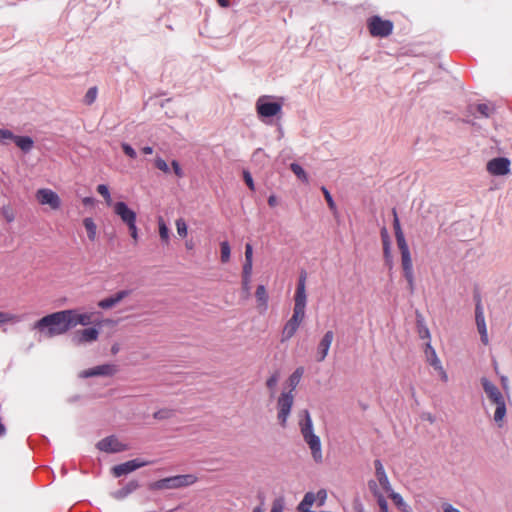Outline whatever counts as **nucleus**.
Listing matches in <instances>:
<instances>
[{"instance_id": "obj_15", "label": "nucleus", "mask_w": 512, "mask_h": 512, "mask_svg": "<svg viewBox=\"0 0 512 512\" xmlns=\"http://www.w3.org/2000/svg\"><path fill=\"white\" fill-rule=\"evenodd\" d=\"M117 368L114 364H103L82 372L84 377L93 376H112L116 373Z\"/></svg>"}, {"instance_id": "obj_12", "label": "nucleus", "mask_w": 512, "mask_h": 512, "mask_svg": "<svg viewBox=\"0 0 512 512\" xmlns=\"http://www.w3.org/2000/svg\"><path fill=\"white\" fill-rule=\"evenodd\" d=\"M487 171L495 176L506 175L510 171V161L504 157L494 158L487 163Z\"/></svg>"}, {"instance_id": "obj_35", "label": "nucleus", "mask_w": 512, "mask_h": 512, "mask_svg": "<svg viewBox=\"0 0 512 512\" xmlns=\"http://www.w3.org/2000/svg\"><path fill=\"white\" fill-rule=\"evenodd\" d=\"M280 374L275 371L266 381V387L273 393L279 381Z\"/></svg>"}, {"instance_id": "obj_51", "label": "nucleus", "mask_w": 512, "mask_h": 512, "mask_svg": "<svg viewBox=\"0 0 512 512\" xmlns=\"http://www.w3.org/2000/svg\"><path fill=\"white\" fill-rule=\"evenodd\" d=\"M250 281L251 277L245 278L242 276V290L247 296L250 294Z\"/></svg>"}, {"instance_id": "obj_31", "label": "nucleus", "mask_w": 512, "mask_h": 512, "mask_svg": "<svg viewBox=\"0 0 512 512\" xmlns=\"http://www.w3.org/2000/svg\"><path fill=\"white\" fill-rule=\"evenodd\" d=\"M220 251H221V262L227 263L230 260V254H231V248L227 241H223L220 244Z\"/></svg>"}, {"instance_id": "obj_48", "label": "nucleus", "mask_w": 512, "mask_h": 512, "mask_svg": "<svg viewBox=\"0 0 512 512\" xmlns=\"http://www.w3.org/2000/svg\"><path fill=\"white\" fill-rule=\"evenodd\" d=\"M368 486H369L370 491L373 493V495L376 497L377 500H378V496H383V494L379 492L378 485L375 481H373V480L369 481Z\"/></svg>"}, {"instance_id": "obj_1", "label": "nucleus", "mask_w": 512, "mask_h": 512, "mask_svg": "<svg viewBox=\"0 0 512 512\" xmlns=\"http://www.w3.org/2000/svg\"><path fill=\"white\" fill-rule=\"evenodd\" d=\"M306 275L302 274L299 277L295 296H294V308L292 317L285 323L282 333H281V342H286L290 340L300 325L302 324L305 318V309H306Z\"/></svg>"}, {"instance_id": "obj_38", "label": "nucleus", "mask_w": 512, "mask_h": 512, "mask_svg": "<svg viewBox=\"0 0 512 512\" xmlns=\"http://www.w3.org/2000/svg\"><path fill=\"white\" fill-rule=\"evenodd\" d=\"M17 317L11 313L0 311V325L15 322Z\"/></svg>"}, {"instance_id": "obj_56", "label": "nucleus", "mask_w": 512, "mask_h": 512, "mask_svg": "<svg viewBox=\"0 0 512 512\" xmlns=\"http://www.w3.org/2000/svg\"><path fill=\"white\" fill-rule=\"evenodd\" d=\"M436 371H438L443 382L448 381V375H447L446 371L444 370L443 366H440V368H437Z\"/></svg>"}, {"instance_id": "obj_24", "label": "nucleus", "mask_w": 512, "mask_h": 512, "mask_svg": "<svg viewBox=\"0 0 512 512\" xmlns=\"http://www.w3.org/2000/svg\"><path fill=\"white\" fill-rule=\"evenodd\" d=\"M426 356H427V361L429 362V364L436 370L437 368H440V366H442L441 364V361L439 360V358L437 357V354L435 352V350L432 348V346L428 343L427 346H426Z\"/></svg>"}, {"instance_id": "obj_55", "label": "nucleus", "mask_w": 512, "mask_h": 512, "mask_svg": "<svg viewBox=\"0 0 512 512\" xmlns=\"http://www.w3.org/2000/svg\"><path fill=\"white\" fill-rule=\"evenodd\" d=\"M405 279L407 280L408 282V287H409V290L411 293L414 292V274L412 273L411 276H404Z\"/></svg>"}, {"instance_id": "obj_49", "label": "nucleus", "mask_w": 512, "mask_h": 512, "mask_svg": "<svg viewBox=\"0 0 512 512\" xmlns=\"http://www.w3.org/2000/svg\"><path fill=\"white\" fill-rule=\"evenodd\" d=\"M245 261L253 262V248L249 243H247L245 246Z\"/></svg>"}, {"instance_id": "obj_40", "label": "nucleus", "mask_w": 512, "mask_h": 512, "mask_svg": "<svg viewBox=\"0 0 512 512\" xmlns=\"http://www.w3.org/2000/svg\"><path fill=\"white\" fill-rule=\"evenodd\" d=\"M155 167L159 170H161L162 172L164 173H169L170 172V169H169V166L168 164L166 163V161L160 157H157L155 159Z\"/></svg>"}, {"instance_id": "obj_30", "label": "nucleus", "mask_w": 512, "mask_h": 512, "mask_svg": "<svg viewBox=\"0 0 512 512\" xmlns=\"http://www.w3.org/2000/svg\"><path fill=\"white\" fill-rule=\"evenodd\" d=\"M290 169L292 172L303 182L308 183V176L305 170L297 163H292L290 165Z\"/></svg>"}, {"instance_id": "obj_57", "label": "nucleus", "mask_w": 512, "mask_h": 512, "mask_svg": "<svg viewBox=\"0 0 512 512\" xmlns=\"http://www.w3.org/2000/svg\"><path fill=\"white\" fill-rule=\"evenodd\" d=\"M442 507L444 512H460V510L454 508L451 504L448 503L443 504Z\"/></svg>"}, {"instance_id": "obj_45", "label": "nucleus", "mask_w": 512, "mask_h": 512, "mask_svg": "<svg viewBox=\"0 0 512 512\" xmlns=\"http://www.w3.org/2000/svg\"><path fill=\"white\" fill-rule=\"evenodd\" d=\"M127 227H128L131 238L133 239L134 243L136 244L138 242V228L136 226V223L128 225Z\"/></svg>"}, {"instance_id": "obj_52", "label": "nucleus", "mask_w": 512, "mask_h": 512, "mask_svg": "<svg viewBox=\"0 0 512 512\" xmlns=\"http://www.w3.org/2000/svg\"><path fill=\"white\" fill-rule=\"evenodd\" d=\"M97 192L103 197H108V195L110 194L109 192V189L106 185L104 184H100L97 186Z\"/></svg>"}, {"instance_id": "obj_36", "label": "nucleus", "mask_w": 512, "mask_h": 512, "mask_svg": "<svg viewBox=\"0 0 512 512\" xmlns=\"http://www.w3.org/2000/svg\"><path fill=\"white\" fill-rule=\"evenodd\" d=\"M173 410L171 409H161L159 411H156L154 414H153V417L155 419H158V420H163V419H169L173 416Z\"/></svg>"}, {"instance_id": "obj_34", "label": "nucleus", "mask_w": 512, "mask_h": 512, "mask_svg": "<svg viewBox=\"0 0 512 512\" xmlns=\"http://www.w3.org/2000/svg\"><path fill=\"white\" fill-rule=\"evenodd\" d=\"M158 225H159V235H160V238L164 242H168V240H169V229H168L167 225L165 224L164 220L161 217L158 220Z\"/></svg>"}, {"instance_id": "obj_9", "label": "nucleus", "mask_w": 512, "mask_h": 512, "mask_svg": "<svg viewBox=\"0 0 512 512\" xmlns=\"http://www.w3.org/2000/svg\"><path fill=\"white\" fill-rule=\"evenodd\" d=\"M36 198L41 205H47L52 210H58L61 206V199L56 192L51 189H39Z\"/></svg>"}, {"instance_id": "obj_21", "label": "nucleus", "mask_w": 512, "mask_h": 512, "mask_svg": "<svg viewBox=\"0 0 512 512\" xmlns=\"http://www.w3.org/2000/svg\"><path fill=\"white\" fill-rule=\"evenodd\" d=\"M255 297L258 303V308L261 312L267 310L268 294L264 285H258L255 292Z\"/></svg>"}, {"instance_id": "obj_62", "label": "nucleus", "mask_w": 512, "mask_h": 512, "mask_svg": "<svg viewBox=\"0 0 512 512\" xmlns=\"http://www.w3.org/2000/svg\"><path fill=\"white\" fill-rule=\"evenodd\" d=\"M218 4L221 6V7H228L230 5L229 1L228 0H217Z\"/></svg>"}, {"instance_id": "obj_10", "label": "nucleus", "mask_w": 512, "mask_h": 512, "mask_svg": "<svg viewBox=\"0 0 512 512\" xmlns=\"http://www.w3.org/2000/svg\"><path fill=\"white\" fill-rule=\"evenodd\" d=\"M150 464L148 461H143L140 459H133L129 460L125 463H121L119 465H116L112 468V473L115 477H121L123 475H127L136 469H139L141 467H144L146 465Z\"/></svg>"}, {"instance_id": "obj_8", "label": "nucleus", "mask_w": 512, "mask_h": 512, "mask_svg": "<svg viewBox=\"0 0 512 512\" xmlns=\"http://www.w3.org/2000/svg\"><path fill=\"white\" fill-rule=\"evenodd\" d=\"M270 96H261L256 102V110L260 117H273L281 112L282 105L278 102H270Z\"/></svg>"}, {"instance_id": "obj_41", "label": "nucleus", "mask_w": 512, "mask_h": 512, "mask_svg": "<svg viewBox=\"0 0 512 512\" xmlns=\"http://www.w3.org/2000/svg\"><path fill=\"white\" fill-rule=\"evenodd\" d=\"M477 111L485 116V117H489L491 115V113L493 112V108L490 107L488 104H478L477 105Z\"/></svg>"}, {"instance_id": "obj_13", "label": "nucleus", "mask_w": 512, "mask_h": 512, "mask_svg": "<svg viewBox=\"0 0 512 512\" xmlns=\"http://www.w3.org/2000/svg\"><path fill=\"white\" fill-rule=\"evenodd\" d=\"M334 339V333L333 331H327L324 336L322 337L321 341L318 344L317 347V353H316V360L318 362H322L325 360V358L328 355L330 346Z\"/></svg>"}, {"instance_id": "obj_42", "label": "nucleus", "mask_w": 512, "mask_h": 512, "mask_svg": "<svg viewBox=\"0 0 512 512\" xmlns=\"http://www.w3.org/2000/svg\"><path fill=\"white\" fill-rule=\"evenodd\" d=\"M321 190L324 194L325 200L327 201L329 208L331 210H336V204H335L330 192L324 186L321 188Z\"/></svg>"}, {"instance_id": "obj_47", "label": "nucleus", "mask_w": 512, "mask_h": 512, "mask_svg": "<svg viewBox=\"0 0 512 512\" xmlns=\"http://www.w3.org/2000/svg\"><path fill=\"white\" fill-rule=\"evenodd\" d=\"M252 267H253V262L245 261V263L243 265L242 276L245 277V278L251 277Z\"/></svg>"}, {"instance_id": "obj_33", "label": "nucleus", "mask_w": 512, "mask_h": 512, "mask_svg": "<svg viewBox=\"0 0 512 512\" xmlns=\"http://www.w3.org/2000/svg\"><path fill=\"white\" fill-rule=\"evenodd\" d=\"M177 233L180 237H186L188 234V228L183 218H178L175 222Z\"/></svg>"}, {"instance_id": "obj_46", "label": "nucleus", "mask_w": 512, "mask_h": 512, "mask_svg": "<svg viewBox=\"0 0 512 512\" xmlns=\"http://www.w3.org/2000/svg\"><path fill=\"white\" fill-rule=\"evenodd\" d=\"M377 504L379 506V512H389L388 503L384 496H378Z\"/></svg>"}, {"instance_id": "obj_14", "label": "nucleus", "mask_w": 512, "mask_h": 512, "mask_svg": "<svg viewBox=\"0 0 512 512\" xmlns=\"http://www.w3.org/2000/svg\"><path fill=\"white\" fill-rule=\"evenodd\" d=\"M98 336L99 331L96 328H85L75 332L73 342L78 345L93 342L98 339Z\"/></svg>"}, {"instance_id": "obj_27", "label": "nucleus", "mask_w": 512, "mask_h": 512, "mask_svg": "<svg viewBox=\"0 0 512 512\" xmlns=\"http://www.w3.org/2000/svg\"><path fill=\"white\" fill-rule=\"evenodd\" d=\"M401 263L403 268L404 276H411L413 273V265L410 252L401 254Z\"/></svg>"}, {"instance_id": "obj_26", "label": "nucleus", "mask_w": 512, "mask_h": 512, "mask_svg": "<svg viewBox=\"0 0 512 512\" xmlns=\"http://www.w3.org/2000/svg\"><path fill=\"white\" fill-rule=\"evenodd\" d=\"M138 482L133 480L115 493L117 499H122L138 488Z\"/></svg>"}, {"instance_id": "obj_2", "label": "nucleus", "mask_w": 512, "mask_h": 512, "mask_svg": "<svg viewBox=\"0 0 512 512\" xmlns=\"http://www.w3.org/2000/svg\"><path fill=\"white\" fill-rule=\"evenodd\" d=\"M69 316L67 310L55 312L43 317L35 327L40 336L45 338L61 335L71 329Z\"/></svg>"}, {"instance_id": "obj_44", "label": "nucleus", "mask_w": 512, "mask_h": 512, "mask_svg": "<svg viewBox=\"0 0 512 512\" xmlns=\"http://www.w3.org/2000/svg\"><path fill=\"white\" fill-rule=\"evenodd\" d=\"M123 152L130 158L135 159L137 154L136 151L127 143H122L121 145Z\"/></svg>"}, {"instance_id": "obj_59", "label": "nucleus", "mask_w": 512, "mask_h": 512, "mask_svg": "<svg viewBox=\"0 0 512 512\" xmlns=\"http://www.w3.org/2000/svg\"><path fill=\"white\" fill-rule=\"evenodd\" d=\"M82 202H83V204H84L85 206H91V205H93V204H94L95 200H94V198H92V197H85V198L82 200Z\"/></svg>"}, {"instance_id": "obj_6", "label": "nucleus", "mask_w": 512, "mask_h": 512, "mask_svg": "<svg viewBox=\"0 0 512 512\" xmlns=\"http://www.w3.org/2000/svg\"><path fill=\"white\" fill-rule=\"evenodd\" d=\"M293 403L294 395L291 391L281 393L277 400V418L282 427H286Z\"/></svg>"}, {"instance_id": "obj_19", "label": "nucleus", "mask_w": 512, "mask_h": 512, "mask_svg": "<svg viewBox=\"0 0 512 512\" xmlns=\"http://www.w3.org/2000/svg\"><path fill=\"white\" fill-rule=\"evenodd\" d=\"M374 466H375V475L379 482V485L382 487V489L385 492H391L392 487H391V484L389 482L388 476L385 472L382 462L377 459L374 461Z\"/></svg>"}, {"instance_id": "obj_3", "label": "nucleus", "mask_w": 512, "mask_h": 512, "mask_svg": "<svg viewBox=\"0 0 512 512\" xmlns=\"http://www.w3.org/2000/svg\"><path fill=\"white\" fill-rule=\"evenodd\" d=\"M299 425L303 439L311 450L313 460L316 463H321L323 461L321 441L313 431V422L307 410L304 411V419Z\"/></svg>"}, {"instance_id": "obj_18", "label": "nucleus", "mask_w": 512, "mask_h": 512, "mask_svg": "<svg viewBox=\"0 0 512 512\" xmlns=\"http://www.w3.org/2000/svg\"><path fill=\"white\" fill-rule=\"evenodd\" d=\"M131 294V290H121L115 293L114 295L102 299L98 302V306L102 309H109L117 305L123 299L128 297Z\"/></svg>"}, {"instance_id": "obj_64", "label": "nucleus", "mask_w": 512, "mask_h": 512, "mask_svg": "<svg viewBox=\"0 0 512 512\" xmlns=\"http://www.w3.org/2000/svg\"><path fill=\"white\" fill-rule=\"evenodd\" d=\"M104 199H105V202H106V204H107L108 206H112V207H113V204H114V203H113V200H112V198H111V195H110V194L108 195V197H105Z\"/></svg>"}, {"instance_id": "obj_32", "label": "nucleus", "mask_w": 512, "mask_h": 512, "mask_svg": "<svg viewBox=\"0 0 512 512\" xmlns=\"http://www.w3.org/2000/svg\"><path fill=\"white\" fill-rule=\"evenodd\" d=\"M97 95H98L97 87L89 88L88 91L86 92L85 96H84V103L86 105L93 104L95 102L96 98H97Z\"/></svg>"}, {"instance_id": "obj_54", "label": "nucleus", "mask_w": 512, "mask_h": 512, "mask_svg": "<svg viewBox=\"0 0 512 512\" xmlns=\"http://www.w3.org/2000/svg\"><path fill=\"white\" fill-rule=\"evenodd\" d=\"M315 496H316V498L319 499V505L321 506L324 504V502L326 500L327 493L325 490H319Z\"/></svg>"}, {"instance_id": "obj_50", "label": "nucleus", "mask_w": 512, "mask_h": 512, "mask_svg": "<svg viewBox=\"0 0 512 512\" xmlns=\"http://www.w3.org/2000/svg\"><path fill=\"white\" fill-rule=\"evenodd\" d=\"M171 165H172L175 175L179 178L183 177V170H182L180 164L176 160H173L171 162Z\"/></svg>"}, {"instance_id": "obj_61", "label": "nucleus", "mask_w": 512, "mask_h": 512, "mask_svg": "<svg viewBox=\"0 0 512 512\" xmlns=\"http://www.w3.org/2000/svg\"><path fill=\"white\" fill-rule=\"evenodd\" d=\"M142 152L144 154H152L153 153V148L150 147V146H145V147L142 148Z\"/></svg>"}, {"instance_id": "obj_23", "label": "nucleus", "mask_w": 512, "mask_h": 512, "mask_svg": "<svg viewBox=\"0 0 512 512\" xmlns=\"http://www.w3.org/2000/svg\"><path fill=\"white\" fill-rule=\"evenodd\" d=\"M389 496L401 512H413V509L404 501L399 493L391 491Z\"/></svg>"}, {"instance_id": "obj_29", "label": "nucleus", "mask_w": 512, "mask_h": 512, "mask_svg": "<svg viewBox=\"0 0 512 512\" xmlns=\"http://www.w3.org/2000/svg\"><path fill=\"white\" fill-rule=\"evenodd\" d=\"M15 144L23 151L28 152L32 146V141L29 137L15 136Z\"/></svg>"}, {"instance_id": "obj_20", "label": "nucleus", "mask_w": 512, "mask_h": 512, "mask_svg": "<svg viewBox=\"0 0 512 512\" xmlns=\"http://www.w3.org/2000/svg\"><path fill=\"white\" fill-rule=\"evenodd\" d=\"M70 314L69 319L71 320V328L77 325H89L92 323L93 313H79L77 310H67Z\"/></svg>"}, {"instance_id": "obj_63", "label": "nucleus", "mask_w": 512, "mask_h": 512, "mask_svg": "<svg viewBox=\"0 0 512 512\" xmlns=\"http://www.w3.org/2000/svg\"><path fill=\"white\" fill-rule=\"evenodd\" d=\"M394 231H395V237H396V238H398V237H403V236H404V233H403V231H402L401 227H400V228L395 229Z\"/></svg>"}, {"instance_id": "obj_22", "label": "nucleus", "mask_w": 512, "mask_h": 512, "mask_svg": "<svg viewBox=\"0 0 512 512\" xmlns=\"http://www.w3.org/2000/svg\"><path fill=\"white\" fill-rule=\"evenodd\" d=\"M83 225L87 232L88 239L91 242H94L97 238V225L91 217H86L83 219Z\"/></svg>"}, {"instance_id": "obj_43", "label": "nucleus", "mask_w": 512, "mask_h": 512, "mask_svg": "<svg viewBox=\"0 0 512 512\" xmlns=\"http://www.w3.org/2000/svg\"><path fill=\"white\" fill-rule=\"evenodd\" d=\"M396 241H397V246H398L401 254L410 252L408 244H407L404 236L396 238Z\"/></svg>"}, {"instance_id": "obj_5", "label": "nucleus", "mask_w": 512, "mask_h": 512, "mask_svg": "<svg viewBox=\"0 0 512 512\" xmlns=\"http://www.w3.org/2000/svg\"><path fill=\"white\" fill-rule=\"evenodd\" d=\"M197 477L193 474L176 475L155 481L149 485L151 490L177 489L194 484Z\"/></svg>"}, {"instance_id": "obj_37", "label": "nucleus", "mask_w": 512, "mask_h": 512, "mask_svg": "<svg viewBox=\"0 0 512 512\" xmlns=\"http://www.w3.org/2000/svg\"><path fill=\"white\" fill-rule=\"evenodd\" d=\"M284 505L283 497L276 498L272 503L271 512H284Z\"/></svg>"}, {"instance_id": "obj_4", "label": "nucleus", "mask_w": 512, "mask_h": 512, "mask_svg": "<svg viewBox=\"0 0 512 512\" xmlns=\"http://www.w3.org/2000/svg\"><path fill=\"white\" fill-rule=\"evenodd\" d=\"M483 390L491 404L496 406L494 420L501 427L506 416V402L499 388L487 378L481 379Z\"/></svg>"}, {"instance_id": "obj_7", "label": "nucleus", "mask_w": 512, "mask_h": 512, "mask_svg": "<svg viewBox=\"0 0 512 512\" xmlns=\"http://www.w3.org/2000/svg\"><path fill=\"white\" fill-rule=\"evenodd\" d=\"M368 30L374 37H387L393 31V23L389 20H383L379 16H373L369 18Z\"/></svg>"}, {"instance_id": "obj_39", "label": "nucleus", "mask_w": 512, "mask_h": 512, "mask_svg": "<svg viewBox=\"0 0 512 512\" xmlns=\"http://www.w3.org/2000/svg\"><path fill=\"white\" fill-rule=\"evenodd\" d=\"M15 136L7 129H0V143L7 144L8 140H14Z\"/></svg>"}, {"instance_id": "obj_16", "label": "nucleus", "mask_w": 512, "mask_h": 512, "mask_svg": "<svg viewBox=\"0 0 512 512\" xmlns=\"http://www.w3.org/2000/svg\"><path fill=\"white\" fill-rule=\"evenodd\" d=\"M475 319H476L478 331L481 335V341L483 342V344L487 345L488 344L487 328H486L484 312H483V308L481 306L480 300H478V302L476 304Z\"/></svg>"}, {"instance_id": "obj_53", "label": "nucleus", "mask_w": 512, "mask_h": 512, "mask_svg": "<svg viewBox=\"0 0 512 512\" xmlns=\"http://www.w3.org/2000/svg\"><path fill=\"white\" fill-rule=\"evenodd\" d=\"M244 180H245V183L247 184V186L251 189V190H254V183H253V179H252V176L250 175L249 172L245 171L244 172Z\"/></svg>"}, {"instance_id": "obj_25", "label": "nucleus", "mask_w": 512, "mask_h": 512, "mask_svg": "<svg viewBox=\"0 0 512 512\" xmlns=\"http://www.w3.org/2000/svg\"><path fill=\"white\" fill-rule=\"evenodd\" d=\"M304 374V368L303 367H298L289 377L288 379V384H289V387H290V391L291 393L293 392V390L298 386L302 376Z\"/></svg>"}, {"instance_id": "obj_58", "label": "nucleus", "mask_w": 512, "mask_h": 512, "mask_svg": "<svg viewBox=\"0 0 512 512\" xmlns=\"http://www.w3.org/2000/svg\"><path fill=\"white\" fill-rule=\"evenodd\" d=\"M393 216H394V219H393V228L394 230L397 229V228H400V221H399V218H398V215H397V212L395 209H393Z\"/></svg>"}, {"instance_id": "obj_17", "label": "nucleus", "mask_w": 512, "mask_h": 512, "mask_svg": "<svg viewBox=\"0 0 512 512\" xmlns=\"http://www.w3.org/2000/svg\"><path fill=\"white\" fill-rule=\"evenodd\" d=\"M97 448L107 453H115L124 450V446L113 436L106 437L99 441Z\"/></svg>"}, {"instance_id": "obj_60", "label": "nucleus", "mask_w": 512, "mask_h": 512, "mask_svg": "<svg viewBox=\"0 0 512 512\" xmlns=\"http://www.w3.org/2000/svg\"><path fill=\"white\" fill-rule=\"evenodd\" d=\"M268 204L270 207H274L277 204V198L275 195H270L268 198Z\"/></svg>"}, {"instance_id": "obj_28", "label": "nucleus", "mask_w": 512, "mask_h": 512, "mask_svg": "<svg viewBox=\"0 0 512 512\" xmlns=\"http://www.w3.org/2000/svg\"><path fill=\"white\" fill-rule=\"evenodd\" d=\"M315 501H316V496L314 493H312V492L306 493L303 500L299 504V510L305 511L306 509H309V507L312 506Z\"/></svg>"}, {"instance_id": "obj_11", "label": "nucleus", "mask_w": 512, "mask_h": 512, "mask_svg": "<svg viewBox=\"0 0 512 512\" xmlns=\"http://www.w3.org/2000/svg\"><path fill=\"white\" fill-rule=\"evenodd\" d=\"M113 211L127 226L136 223V212L130 209L125 202H115L113 204Z\"/></svg>"}]
</instances>
